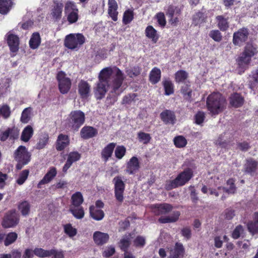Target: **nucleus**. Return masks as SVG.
<instances>
[{"label":"nucleus","instance_id":"nucleus-1","mask_svg":"<svg viewBox=\"0 0 258 258\" xmlns=\"http://www.w3.org/2000/svg\"><path fill=\"white\" fill-rule=\"evenodd\" d=\"M99 81L110 86L111 92L119 95L122 92L121 88L124 77L122 72L117 68L107 67L102 69L98 76Z\"/></svg>","mask_w":258,"mask_h":258},{"label":"nucleus","instance_id":"nucleus-2","mask_svg":"<svg viewBox=\"0 0 258 258\" xmlns=\"http://www.w3.org/2000/svg\"><path fill=\"white\" fill-rule=\"evenodd\" d=\"M225 105V99L218 92L210 94L207 99V106L212 115H217L221 112Z\"/></svg>","mask_w":258,"mask_h":258},{"label":"nucleus","instance_id":"nucleus-3","mask_svg":"<svg viewBox=\"0 0 258 258\" xmlns=\"http://www.w3.org/2000/svg\"><path fill=\"white\" fill-rule=\"evenodd\" d=\"M256 52V47L251 43H247L244 50L237 60V64L239 69V72H243L249 64L251 58Z\"/></svg>","mask_w":258,"mask_h":258},{"label":"nucleus","instance_id":"nucleus-4","mask_svg":"<svg viewBox=\"0 0 258 258\" xmlns=\"http://www.w3.org/2000/svg\"><path fill=\"white\" fill-rule=\"evenodd\" d=\"M192 175V173L191 170H184L180 173L174 180L168 182L166 184V188L169 190L184 185L191 178Z\"/></svg>","mask_w":258,"mask_h":258},{"label":"nucleus","instance_id":"nucleus-5","mask_svg":"<svg viewBox=\"0 0 258 258\" xmlns=\"http://www.w3.org/2000/svg\"><path fill=\"white\" fill-rule=\"evenodd\" d=\"M67 121L70 127L75 131L78 130L85 121V114L80 110L72 111L68 118Z\"/></svg>","mask_w":258,"mask_h":258},{"label":"nucleus","instance_id":"nucleus-6","mask_svg":"<svg viewBox=\"0 0 258 258\" xmlns=\"http://www.w3.org/2000/svg\"><path fill=\"white\" fill-rule=\"evenodd\" d=\"M30 157L31 155L25 147L19 146L14 153V158L18 163L17 165V169H20L23 166L28 164L30 160Z\"/></svg>","mask_w":258,"mask_h":258},{"label":"nucleus","instance_id":"nucleus-7","mask_svg":"<svg viewBox=\"0 0 258 258\" xmlns=\"http://www.w3.org/2000/svg\"><path fill=\"white\" fill-rule=\"evenodd\" d=\"M85 42L84 36L80 34H70L66 36L64 39V45L71 49L78 48Z\"/></svg>","mask_w":258,"mask_h":258},{"label":"nucleus","instance_id":"nucleus-8","mask_svg":"<svg viewBox=\"0 0 258 258\" xmlns=\"http://www.w3.org/2000/svg\"><path fill=\"white\" fill-rule=\"evenodd\" d=\"M56 79L58 82V86L59 91L62 94L67 93L70 90L72 86L71 79L65 72L59 71L56 75Z\"/></svg>","mask_w":258,"mask_h":258},{"label":"nucleus","instance_id":"nucleus-9","mask_svg":"<svg viewBox=\"0 0 258 258\" xmlns=\"http://www.w3.org/2000/svg\"><path fill=\"white\" fill-rule=\"evenodd\" d=\"M114 184V194L116 200L119 203H122L124 200L123 192L125 184L121 177H115L113 179Z\"/></svg>","mask_w":258,"mask_h":258},{"label":"nucleus","instance_id":"nucleus-10","mask_svg":"<svg viewBox=\"0 0 258 258\" xmlns=\"http://www.w3.org/2000/svg\"><path fill=\"white\" fill-rule=\"evenodd\" d=\"M19 222L18 215L15 211H10L5 216L2 223L4 228H10L16 226Z\"/></svg>","mask_w":258,"mask_h":258},{"label":"nucleus","instance_id":"nucleus-11","mask_svg":"<svg viewBox=\"0 0 258 258\" xmlns=\"http://www.w3.org/2000/svg\"><path fill=\"white\" fill-rule=\"evenodd\" d=\"M249 33L247 29L242 28L233 34V43L235 45H241L248 38Z\"/></svg>","mask_w":258,"mask_h":258},{"label":"nucleus","instance_id":"nucleus-12","mask_svg":"<svg viewBox=\"0 0 258 258\" xmlns=\"http://www.w3.org/2000/svg\"><path fill=\"white\" fill-rule=\"evenodd\" d=\"M151 208L154 214L156 215H160L169 212L172 210L173 207L169 204H163L152 205Z\"/></svg>","mask_w":258,"mask_h":258},{"label":"nucleus","instance_id":"nucleus-13","mask_svg":"<svg viewBox=\"0 0 258 258\" xmlns=\"http://www.w3.org/2000/svg\"><path fill=\"white\" fill-rule=\"evenodd\" d=\"M184 248L182 244L176 243L174 247L170 250L168 258H183L184 255Z\"/></svg>","mask_w":258,"mask_h":258},{"label":"nucleus","instance_id":"nucleus-14","mask_svg":"<svg viewBox=\"0 0 258 258\" xmlns=\"http://www.w3.org/2000/svg\"><path fill=\"white\" fill-rule=\"evenodd\" d=\"M109 86H110L98 81L94 89V94L97 99H101L105 96Z\"/></svg>","mask_w":258,"mask_h":258},{"label":"nucleus","instance_id":"nucleus-15","mask_svg":"<svg viewBox=\"0 0 258 258\" xmlns=\"http://www.w3.org/2000/svg\"><path fill=\"white\" fill-rule=\"evenodd\" d=\"M7 42L12 52H16L19 49V37L10 32L7 34Z\"/></svg>","mask_w":258,"mask_h":258},{"label":"nucleus","instance_id":"nucleus-16","mask_svg":"<svg viewBox=\"0 0 258 258\" xmlns=\"http://www.w3.org/2000/svg\"><path fill=\"white\" fill-rule=\"evenodd\" d=\"M56 174L57 170L56 168L54 167H50L43 178L39 181L38 184V187L40 188V185L42 184L50 182L56 176Z\"/></svg>","mask_w":258,"mask_h":258},{"label":"nucleus","instance_id":"nucleus-17","mask_svg":"<svg viewBox=\"0 0 258 258\" xmlns=\"http://www.w3.org/2000/svg\"><path fill=\"white\" fill-rule=\"evenodd\" d=\"M160 117L161 120L165 124H173L176 121V117L174 113L169 110H165L162 112L160 113Z\"/></svg>","mask_w":258,"mask_h":258},{"label":"nucleus","instance_id":"nucleus-18","mask_svg":"<svg viewBox=\"0 0 258 258\" xmlns=\"http://www.w3.org/2000/svg\"><path fill=\"white\" fill-rule=\"evenodd\" d=\"M140 168L138 159L136 157L131 158L127 163L126 172L130 174L137 172Z\"/></svg>","mask_w":258,"mask_h":258},{"label":"nucleus","instance_id":"nucleus-19","mask_svg":"<svg viewBox=\"0 0 258 258\" xmlns=\"http://www.w3.org/2000/svg\"><path fill=\"white\" fill-rule=\"evenodd\" d=\"M108 13L111 19L116 21L117 20L118 12L117 11L118 5L115 0H108Z\"/></svg>","mask_w":258,"mask_h":258},{"label":"nucleus","instance_id":"nucleus-20","mask_svg":"<svg viewBox=\"0 0 258 258\" xmlns=\"http://www.w3.org/2000/svg\"><path fill=\"white\" fill-rule=\"evenodd\" d=\"M79 93L83 98H87L90 95V86L84 81H81L78 85Z\"/></svg>","mask_w":258,"mask_h":258},{"label":"nucleus","instance_id":"nucleus-21","mask_svg":"<svg viewBox=\"0 0 258 258\" xmlns=\"http://www.w3.org/2000/svg\"><path fill=\"white\" fill-rule=\"evenodd\" d=\"M63 5L61 3L54 4L52 7L50 15L53 19L55 21L59 20L61 17Z\"/></svg>","mask_w":258,"mask_h":258},{"label":"nucleus","instance_id":"nucleus-22","mask_svg":"<svg viewBox=\"0 0 258 258\" xmlns=\"http://www.w3.org/2000/svg\"><path fill=\"white\" fill-rule=\"evenodd\" d=\"M69 143L68 136L60 134L57 138L56 149L58 151H61L69 145Z\"/></svg>","mask_w":258,"mask_h":258},{"label":"nucleus","instance_id":"nucleus-23","mask_svg":"<svg viewBox=\"0 0 258 258\" xmlns=\"http://www.w3.org/2000/svg\"><path fill=\"white\" fill-rule=\"evenodd\" d=\"M180 215V212L174 211L169 216L161 217L159 219V221L161 223L175 222L178 220Z\"/></svg>","mask_w":258,"mask_h":258},{"label":"nucleus","instance_id":"nucleus-24","mask_svg":"<svg viewBox=\"0 0 258 258\" xmlns=\"http://www.w3.org/2000/svg\"><path fill=\"white\" fill-rule=\"evenodd\" d=\"M145 35L154 43H156L159 39V34L157 30L151 25L148 26L145 29Z\"/></svg>","mask_w":258,"mask_h":258},{"label":"nucleus","instance_id":"nucleus-25","mask_svg":"<svg viewBox=\"0 0 258 258\" xmlns=\"http://www.w3.org/2000/svg\"><path fill=\"white\" fill-rule=\"evenodd\" d=\"M93 239L97 244H103L108 241L109 235L107 233L96 231L93 234Z\"/></svg>","mask_w":258,"mask_h":258},{"label":"nucleus","instance_id":"nucleus-26","mask_svg":"<svg viewBox=\"0 0 258 258\" xmlns=\"http://www.w3.org/2000/svg\"><path fill=\"white\" fill-rule=\"evenodd\" d=\"M97 134V130L91 126H85L81 131V137L84 139H89L95 136Z\"/></svg>","mask_w":258,"mask_h":258},{"label":"nucleus","instance_id":"nucleus-27","mask_svg":"<svg viewBox=\"0 0 258 258\" xmlns=\"http://www.w3.org/2000/svg\"><path fill=\"white\" fill-rule=\"evenodd\" d=\"M115 147V144L111 143L103 149L101 152V156L105 162H106L111 156Z\"/></svg>","mask_w":258,"mask_h":258},{"label":"nucleus","instance_id":"nucleus-28","mask_svg":"<svg viewBox=\"0 0 258 258\" xmlns=\"http://www.w3.org/2000/svg\"><path fill=\"white\" fill-rule=\"evenodd\" d=\"M18 135L19 131L17 128H8L0 135V140L2 141H5L9 136L13 138H17Z\"/></svg>","mask_w":258,"mask_h":258},{"label":"nucleus","instance_id":"nucleus-29","mask_svg":"<svg viewBox=\"0 0 258 258\" xmlns=\"http://www.w3.org/2000/svg\"><path fill=\"white\" fill-rule=\"evenodd\" d=\"M90 214L91 217L97 221L102 220L104 216L103 211L99 209H97L94 206L90 207Z\"/></svg>","mask_w":258,"mask_h":258},{"label":"nucleus","instance_id":"nucleus-30","mask_svg":"<svg viewBox=\"0 0 258 258\" xmlns=\"http://www.w3.org/2000/svg\"><path fill=\"white\" fill-rule=\"evenodd\" d=\"M257 163L252 159H249L246 160L244 165V171L249 174L253 173L256 168Z\"/></svg>","mask_w":258,"mask_h":258},{"label":"nucleus","instance_id":"nucleus-31","mask_svg":"<svg viewBox=\"0 0 258 258\" xmlns=\"http://www.w3.org/2000/svg\"><path fill=\"white\" fill-rule=\"evenodd\" d=\"M33 135V129L30 125L26 126L22 131L21 139L22 141L27 142Z\"/></svg>","mask_w":258,"mask_h":258},{"label":"nucleus","instance_id":"nucleus-32","mask_svg":"<svg viewBox=\"0 0 258 258\" xmlns=\"http://www.w3.org/2000/svg\"><path fill=\"white\" fill-rule=\"evenodd\" d=\"M161 71L159 69L155 67L150 73V81L152 84H156L161 79Z\"/></svg>","mask_w":258,"mask_h":258},{"label":"nucleus","instance_id":"nucleus-33","mask_svg":"<svg viewBox=\"0 0 258 258\" xmlns=\"http://www.w3.org/2000/svg\"><path fill=\"white\" fill-rule=\"evenodd\" d=\"M12 5L11 0H0V13L7 14L11 10Z\"/></svg>","mask_w":258,"mask_h":258},{"label":"nucleus","instance_id":"nucleus-34","mask_svg":"<svg viewBox=\"0 0 258 258\" xmlns=\"http://www.w3.org/2000/svg\"><path fill=\"white\" fill-rule=\"evenodd\" d=\"M230 103L233 107H238L242 105L243 98L238 94H234L230 97Z\"/></svg>","mask_w":258,"mask_h":258},{"label":"nucleus","instance_id":"nucleus-35","mask_svg":"<svg viewBox=\"0 0 258 258\" xmlns=\"http://www.w3.org/2000/svg\"><path fill=\"white\" fill-rule=\"evenodd\" d=\"M72 205L70 207H79L83 202V198L80 192L74 194L71 198Z\"/></svg>","mask_w":258,"mask_h":258},{"label":"nucleus","instance_id":"nucleus-36","mask_svg":"<svg viewBox=\"0 0 258 258\" xmlns=\"http://www.w3.org/2000/svg\"><path fill=\"white\" fill-rule=\"evenodd\" d=\"M40 42L39 34L37 33H34L32 34L29 41L30 47L32 49H36L39 46Z\"/></svg>","mask_w":258,"mask_h":258},{"label":"nucleus","instance_id":"nucleus-37","mask_svg":"<svg viewBox=\"0 0 258 258\" xmlns=\"http://www.w3.org/2000/svg\"><path fill=\"white\" fill-rule=\"evenodd\" d=\"M174 144L176 148H182L186 146L187 141L183 136H177L173 139Z\"/></svg>","mask_w":258,"mask_h":258},{"label":"nucleus","instance_id":"nucleus-38","mask_svg":"<svg viewBox=\"0 0 258 258\" xmlns=\"http://www.w3.org/2000/svg\"><path fill=\"white\" fill-rule=\"evenodd\" d=\"M32 109L31 107L26 108L22 111L21 121L24 123H28L32 116Z\"/></svg>","mask_w":258,"mask_h":258},{"label":"nucleus","instance_id":"nucleus-39","mask_svg":"<svg viewBox=\"0 0 258 258\" xmlns=\"http://www.w3.org/2000/svg\"><path fill=\"white\" fill-rule=\"evenodd\" d=\"M70 211L73 216L77 219H82L84 216V211L82 207H70Z\"/></svg>","mask_w":258,"mask_h":258},{"label":"nucleus","instance_id":"nucleus-40","mask_svg":"<svg viewBox=\"0 0 258 258\" xmlns=\"http://www.w3.org/2000/svg\"><path fill=\"white\" fill-rule=\"evenodd\" d=\"M19 210L24 216L28 215L30 210V205L27 201L20 203L18 206Z\"/></svg>","mask_w":258,"mask_h":258},{"label":"nucleus","instance_id":"nucleus-41","mask_svg":"<svg viewBox=\"0 0 258 258\" xmlns=\"http://www.w3.org/2000/svg\"><path fill=\"white\" fill-rule=\"evenodd\" d=\"M218 27L221 31H225L229 27L227 19L222 16H218L216 17Z\"/></svg>","mask_w":258,"mask_h":258},{"label":"nucleus","instance_id":"nucleus-42","mask_svg":"<svg viewBox=\"0 0 258 258\" xmlns=\"http://www.w3.org/2000/svg\"><path fill=\"white\" fill-rule=\"evenodd\" d=\"M64 233L70 238H72L76 235L77 230L71 224H67L63 225Z\"/></svg>","mask_w":258,"mask_h":258},{"label":"nucleus","instance_id":"nucleus-43","mask_svg":"<svg viewBox=\"0 0 258 258\" xmlns=\"http://www.w3.org/2000/svg\"><path fill=\"white\" fill-rule=\"evenodd\" d=\"M52 251H50V250H45L41 248H35L34 249V254L41 258L51 256V253Z\"/></svg>","mask_w":258,"mask_h":258},{"label":"nucleus","instance_id":"nucleus-44","mask_svg":"<svg viewBox=\"0 0 258 258\" xmlns=\"http://www.w3.org/2000/svg\"><path fill=\"white\" fill-rule=\"evenodd\" d=\"M188 78V73L183 70L177 71L175 74V80L177 83L183 82Z\"/></svg>","mask_w":258,"mask_h":258},{"label":"nucleus","instance_id":"nucleus-45","mask_svg":"<svg viewBox=\"0 0 258 258\" xmlns=\"http://www.w3.org/2000/svg\"><path fill=\"white\" fill-rule=\"evenodd\" d=\"M131 238H134L131 234L123 237L120 241L119 246L124 251H126L130 245V241Z\"/></svg>","mask_w":258,"mask_h":258},{"label":"nucleus","instance_id":"nucleus-46","mask_svg":"<svg viewBox=\"0 0 258 258\" xmlns=\"http://www.w3.org/2000/svg\"><path fill=\"white\" fill-rule=\"evenodd\" d=\"M163 84L165 89V95H169L173 93V85L170 81L165 80L163 82Z\"/></svg>","mask_w":258,"mask_h":258},{"label":"nucleus","instance_id":"nucleus-47","mask_svg":"<svg viewBox=\"0 0 258 258\" xmlns=\"http://www.w3.org/2000/svg\"><path fill=\"white\" fill-rule=\"evenodd\" d=\"M18 235L15 232H11L7 234L5 240V245L8 246L14 243L17 239Z\"/></svg>","mask_w":258,"mask_h":258},{"label":"nucleus","instance_id":"nucleus-48","mask_svg":"<svg viewBox=\"0 0 258 258\" xmlns=\"http://www.w3.org/2000/svg\"><path fill=\"white\" fill-rule=\"evenodd\" d=\"M29 171L28 170H23L19 174L16 180V182L19 185L23 184L28 178Z\"/></svg>","mask_w":258,"mask_h":258},{"label":"nucleus","instance_id":"nucleus-49","mask_svg":"<svg viewBox=\"0 0 258 258\" xmlns=\"http://www.w3.org/2000/svg\"><path fill=\"white\" fill-rule=\"evenodd\" d=\"M134 18L133 12L132 10H127L123 14L122 22L124 24L130 23Z\"/></svg>","mask_w":258,"mask_h":258},{"label":"nucleus","instance_id":"nucleus-50","mask_svg":"<svg viewBox=\"0 0 258 258\" xmlns=\"http://www.w3.org/2000/svg\"><path fill=\"white\" fill-rule=\"evenodd\" d=\"M48 141V136L47 135H44L42 136L36 145V148L38 149L44 148Z\"/></svg>","mask_w":258,"mask_h":258},{"label":"nucleus","instance_id":"nucleus-51","mask_svg":"<svg viewBox=\"0 0 258 258\" xmlns=\"http://www.w3.org/2000/svg\"><path fill=\"white\" fill-rule=\"evenodd\" d=\"M11 113L10 108L8 105L5 104L0 107V115L1 114L4 118H9Z\"/></svg>","mask_w":258,"mask_h":258},{"label":"nucleus","instance_id":"nucleus-52","mask_svg":"<svg viewBox=\"0 0 258 258\" xmlns=\"http://www.w3.org/2000/svg\"><path fill=\"white\" fill-rule=\"evenodd\" d=\"M227 185L229 186V188L228 189H226L224 187L221 188L219 187V189L223 190L224 192L233 194L235 191V187L234 185V180L232 179H229L227 182Z\"/></svg>","mask_w":258,"mask_h":258},{"label":"nucleus","instance_id":"nucleus-53","mask_svg":"<svg viewBox=\"0 0 258 258\" xmlns=\"http://www.w3.org/2000/svg\"><path fill=\"white\" fill-rule=\"evenodd\" d=\"M139 141L144 144L148 143L151 139L150 135L144 132H140L138 134Z\"/></svg>","mask_w":258,"mask_h":258},{"label":"nucleus","instance_id":"nucleus-54","mask_svg":"<svg viewBox=\"0 0 258 258\" xmlns=\"http://www.w3.org/2000/svg\"><path fill=\"white\" fill-rule=\"evenodd\" d=\"M125 152L126 149L124 146H117L115 150V157L118 159H121L124 156Z\"/></svg>","mask_w":258,"mask_h":258},{"label":"nucleus","instance_id":"nucleus-55","mask_svg":"<svg viewBox=\"0 0 258 258\" xmlns=\"http://www.w3.org/2000/svg\"><path fill=\"white\" fill-rule=\"evenodd\" d=\"M80 158L81 155L78 152H72L69 154L67 160L73 164L78 161Z\"/></svg>","mask_w":258,"mask_h":258},{"label":"nucleus","instance_id":"nucleus-56","mask_svg":"<svg viewBox=\"0 0 258 258\" xmlns=\"http://www.w3.org/2000/svg\"><path fill=\"white\" fill-rule=\"evenodd\" d=\"M134 245L136 247H143L146 243L145 238L141 236H137L133 240Z\"/></svg>","mask_w":258,"mask_h":258},{"label":"nucleus","instance_id":"nucleus-57","mask_svg":"<svg viewBox=\"0 0 258 258\" xmlns=\"http://www.w3.org/2000/svg\"><path fill=\"white\" fill-rule=\"evenodd\" d=\"M138 100L135 94H129L125 96L122 100L123 104H132L135 103Z\"/></svg>","mask_w":258,"mask_h":258},{"label":"nucleus","instance_id":"nucleus-58","mask_svg":"<svg viewBox=\"0 0 258 258\" xmlns=\"http://www.w3.org/2000/svg\"><path fill=\"white\" fill-rule=\"evenodd\" d=\"M69 183L67 180L60 179L57 181L53 186L56 189H67Z\"/></svg>","mask_w":258,"mask_h":258},{"label":"nucleus","instance_id":"nucleus-59","mask_svg":"<svg viewBox=\"0 0 258 258\" xmlns=\"http://www.w3.org/2000/svg\"><path fill=\"white\" fill-rule=\"evenodd\" d=\"M64 10L66 13H69L71 12L78 11L75 4L72 2H68L66 3Z\"/></svg>","mask_w":258,"mask_h":258},{"label":"nucleus","instance_id":"nucleus-60","mask_svg":"<svg viewBox=\"0 0 258 258\" xmlns=\"http://www.w3.org/2000/svg\"><path fill=\"white\" fill-rule=\"evenodd\" d=\"M244 229L242 226L238 225L234 230L232 236L234 239H237L243 233Z\"/></svg>","mask_w":258,"mask_h":258},{"label":"nucleus","instance_id":"nucleus-61","mask_svg":"<svg viewBox=\"0 0 258 258\" xmlns=\"http://www.w3.org/2000/svg\"><path fill=\"white\" fill-rule=\"evenodd\" d=\"M248 230L252 234L258 233V223L256 222H250L247 224Z\"/></svg>","mask_w":258,"mask_h":258},{"label":"nucleus","instance_id":"nucleus-62","mask_svg":"<svg viewBox=\"0 0 258 258\" xmlns=\"http://www.w3.org/2000/svg\"><path fill=\"white\" fill-rule=\"evenodd\" d=\"M209 35L213 40L217 42H219L222 39V35L218 30L211 31Z\"/></svg>","mask_w":258,"mask_h":258},{"label":"nucleus","instance_id":"nucleus-63","mask_svg":"<svg viewBox=\"0 0 258 258\" xmlns=\"http://www.w3.org/2000/svg\"><path fill=\"white\" fill-rule=\"evenodd\" d=\"M181 92L186 98L189 99L191 98L192 91L187 85H185L182 87Z\"/></svg>","mask_w":258,"mask_h":258},{"label":"nucleus","instance_id":"nucleus-64","mask_svg":"<svg viewBox=\"0 0 258 258\" xmlns=\"http://www.w3.org/2000/svg\"><path fill=\"white\" fill-rule=\"evenodd\" d=\"M157 22L161 26L164 27L166 24L165 15L163 13H159L156 15Z\"/></svg>","mask_w":258,"mask_h":258}]
</instances>
